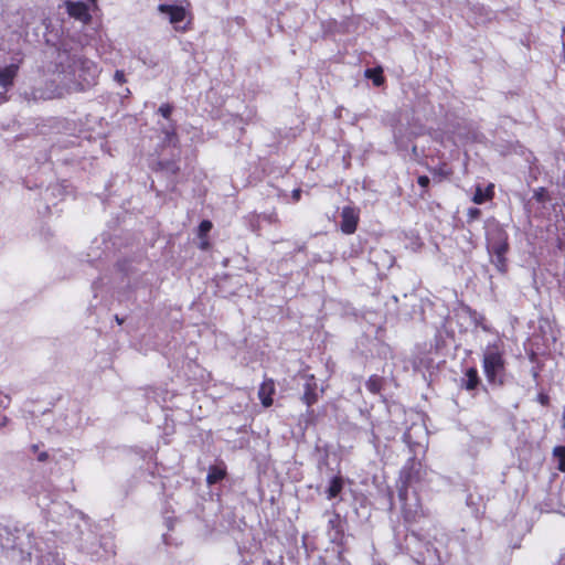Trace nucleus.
I'll list each match as a JSON object with an SVG mask.
<instances>
[{
    "mask_svg": "<svg viewBox=\"0 0 565 565\" xmlns=\"http://www.w3.org/2000/svg\"><path fill=\"white\" fill-rule=\"evenodd\" d=\"M60 83L50 82L45 87H34L31 92L33 100H50L62 98L74 92H83L93 85L99 74L95 62L71 54L67 50L55 52V68Z\"/></svg>",
    "mask_w": 565,
    "mask_h": 565,
    "instance_id": "1",
    "label": "nucleus"
},
{
    "mask_svg": "<svg viewBox=\"0 0 565 565\" xmlns=\"http://www.w3.org/2000/svg\"><path fill=\"white\" fill-rule=\"evenodd\" d=\"M0 548L14 565H51L33 535L20 532L14 534L2 524H0Z\"/></svg>",
    "mask_w": 565,
    "mask_h": 565,
    "instance_id": "2",
    "label": "nucleus"
},
{
    "mask_svg": "<svg viewBox=\"0 0 565 565\" xmlns=\"http://www.w3.org/2000/svg\"><path fill=\"white\" fill-rule=\"evenodd\" d=\"M504 344L501 339L488 343L482 350V369L492 385H503L505 375Z\"/></svg>",
    "mask_w": 565,
    "mask_h": 565,
    "instance_id": "3",
    "label": "nucleus"
},
{
    "mask_svg": "<svg viewBox=\"0 0 565 565\" xmlns=\"http://www.w3.org/2000/svg\"><path fill=\"white\" fill-rule=\"evenodd\" d=\"M18 71L19 64L15 63L0 67V87L2 88V92H0V104L7 100L6 92L13 85Z\"/></svg>",
    "mask_w": 565,
    "mask_h": 565,
    "instance_id": "4",
    "label": "nucleus"
},
{
    "mask_svg": "<svg viewBox=\"0 0 565 565\" xmlns=\"http://www.w3.org/2000/svg\"><path fill=\"white\" fill-rule=\"evenodd\" d=\"M158 10L169 19V22L173 24L177 30H184V26L179 25L185 19L186 14L183 7L160 4Z\"/></svg>",
    "mask_w": 565,
    "mask_h": 565,
    "instance_id": "5",
    "label": "nucleus"
},
{
    "mask_svg": "<svg viewBox=\"0 0 565 565\" xmlns=\"http://www.w3.org/2000/svg\"><path fill=\"white\" fill-rule=\"evenodd\" d=\"M509 249L508 235L502 230H497L495 236L488 238V252L490 255H505Z\"/></svg>",
    "mask_w": 565,
    "mask_h": 565,
    "instance_id": "6",
    "label": "nucleus"
},
{
    "mask_svg": "<svg viewBox=\"0 0 565 565\" xmlns=\"http://www.w3.org/2000/svg\"><path fill=\"white\" fill-rule=\"evenodd\" d=\"M358 222H359V214L353 207L345 206L342 209L341 231L344 234H353L356 231Z\"/></svg>",
    "mask_w": 565,
    "mask_h": 565,
    "instance_id": "7",
    "label": "nucleus"
},
{
    "mask_svg": "<svg viewBox=\"0 0 565 565\" xmlns=\"http://www.w3.org/2000/svg\"><path fill=\"white\" fill-rule=\"evenodd\" d=\"M328 535L332 543H342L343 539V529L341 525V518L339 514L334 513L332 518L328 522Z\"/></svg>",
    "mask_w": 565,
    "mask_h": 565,
    "instance_id": "8",
    "label": "nucleus"
},
{
    "mask_svg": "<svg viewBox=\"0 0 565 565\" xmlns=\"http://www.w3.org/2000/svg\"><path fill=\"white\" fill-rule=\"evenodd\" d=\"M66 8H67V12L71 17L86 23L90 20V15L88 13V8L87 6L82 2V1H77V2H67L66 3Z\"/></svg>",
    "mask_w": 565,
    "mask_h": 565,
    "instance_id": "9",
    "label": "nucleus"
},
{
    "mask_svg": "<svg viewBox=\"0 0 565 565\" xmlns=\"http://www.w3.org/2000/svg\"><path fill=\"white\" fill-rule=\"evenodd\" d=\"M318 385L315 381L313 375H310L305 384V392L301 397L302 402L310 407L318 401V394H317Z\"/></svg>",
    "mask_w": 565,
    "mask_h": 565,
    "instance_id": "10",
    "label": "nucleus"
},
{
    "mask_svg": "<svg viewBox=\"0 0 565 565\" xmlns=\"http://www.w3.org/2000/svg\"><path fill=\"white\" fill-rule=\"evenodd\" d=\"M275 392V385L271 380L264 382L258 391V397L265 407H269L273 404L271 395Z\"/></svg>",
    "mask_w": 565,
    "mask_h": 565,
    "instance_id": "11",
    "label": "nucleus"
},
{
    "mask_svg": "<svg viewBox=\"0 0 565 565\" xmlns=\"http://www.w3.org/2000/svg\"><path fill=\"white\" fill-rule=\"evenodd\" d=\"M480 384V377L476 367H470L466 371L465 377L461 380V386L467 391L477 388Z\"/></svg>",
    "mask_w": 565,
    "mask_h": 565,
    "instance_id": "12",
    "label": "nucleus"
},
{
    "mask_svg": "<svg viewBox=\"0 0 565 565\" xmlns=\"http://www.w3.org/2000/svg\"><path fill=\"white\" fill-rule=\"evenodd\" d=\"M225 477V470L217 466H212L209 469V473L206 476V482L209 484H214L221 481Z\"/></svg>",
    "mask_w": 565,
    "mask_h": 565,
    "instance_id": "13",
    "label": "nucleus"
},
{
    "mask_svg": "<svg viewBox=\"0 0 565 565\" xmlns=\"http://www.w3.org/2000/svg\"><path fill=\"white\" fill-rule=\"evenodd\" d=\"M492 194H493L492 185L489 186L486 191H483L481 186H477L476 192L472 198V201L476 204H482L487 200L491 199Z\"/></svg>",
    "mask_w": 565,
    "mask_h": 565,
    "instance_id": "14",
    "label": "nucleus"
},
{
    "mask_svg": "<svg viewBox=\"0 0 565 565\" xmlns=\"http://www.w3.org/2000/svg\"><path fill=\"white\" fill-rule=\"evenodd\" d=\"M342 488H343L342 479L340 477L332 478V480L329 484V488L327 490L328 499L335 498L342 491Z\"/></svg>",
    "mask_w": 565,
    "mask_h": 565,
    "instance_id": "15",
    "label": "nucleus"
},
{
    "mask_svg": "<svg viewBox=\"0 0 565 565\" xmlns=\"http://www.w3.org/2000/svg\"><path fill=\"white\" fill-rule=\"evenodd\" d=\"M162 132L164 134V142L175 145L178 138L173 124H170L167 127H162Z\"/></svg>",
    "mask_w": 565,
    "mask_h": 565,
    "instance_id": "16",
    "label": "nucleus"
},
{
    "mask_svg": "<svg viewBox=\"0 0 565 565\" xmlns=\"http://www.w3.org/2000/svg\"><path fill=\"white\" fill-rule=\"evenodd\" d=\"M365 76L372 78L375 86H381L384 82L382 70H366Z\"/></svg>",
    "mask_w": 565,
    "mask_h": 565,
    "instance_id": "17",
    "label": "nucleus"
},
{
    "mask_svg": "<svg viewBox=\"0 0 565 565\" xmlns=\"http://www.w3.org/2000/svg\"><path fill=\"white\" fill-rule=\"evenodd\" d=\"M491 262L497 267V269L499 271L505 273V270H507L505 255H491Z\"/></svg>",
    "mask_w": 565,
    "mask_h": 565,
    "instance_id": "18",
    "label": "nucleus"
},
{
    "mask_svg": "<svg viewBox=\"0 0 565 565\" xmlns=\"http://www.w3.org/2000/svg\"><path fill=\"white\" fill-rule=\"evenodd\" d=\"M553 455L559 460L558 469L565 471V447L557 446L553 450Z\"/></svg>",
    "mask_w": 565,
    "mask_h": 565,
    "instance_id": "19",
    "label": "nucleus"
},
{
    "mask_svg": "<svg viewBox=\"0 0 565 565\" xmlns=\"http://www.w3.org/2000/svg\"><path fill=\"white\" fill-rule=\"evenodd\" d=\"M366 387L372 393H377L381 390V379L379 376H371L366 382Z\"/></svg>",
    "mask_w": 565,
    "mask_h": 565,
    "instance_id": "20",
    "label": "nucleus"
},
{
    "mask_svg": "<svg viewBox=\"0 0 565 565\" xmlns=\"http://www.w3.org/2000/svg\"><path fill=\"white\" fill-rule=\"evenodd\" d=\"M481 215V211L477 207H470L467 212L468 223H471L478 220Z\"/></svg>",
    "mask_w": 565,
    "mask_h": 565,
    "instance_id": "21",
    "label": "nucleus"
},
{
    "mask_svg": "<svg viewBox=\"0 0 565 565\" xmlns=\"http://www.w3.org/2000/svg\"><path fill=\"white\" fill-rule=\"evenodd\" d=\"M172 106L170 104H162L159 109H158V113L164 117L166 119H169L170 118V115L172 113Z\"/></svg>",
    "mask_w": 565,
    "mask_h": 565,
    "instance_id": "22",
    "label": "nucleus"
},
{
    "mask_svg": "<svg viewBox=\"0 0 565 565\" xmlns=\"http://www.w3.org/2000/svg\"><path fill=\"white\" fill-rule=\"evenodd\" d=\"M417 182L422 188L427 189L430 180L427 175H420V177H418Z\"/></svg>",
    "mask_w": 565,
    "mask_h": 565,
    "instance_id": "23",
    "label": "nucleus"
},
{
    "mask_svg": "<svg viewBox=\"0 0 565 565\" xmlns=\"http://www.w3.org/2000/svg\"><path fill=\"white\" fill-rule=\"evenodd\" d=\"M211 228H212V223H211L210 221H203V222L200 224V232H201V233H206V232H209Z\"/></svg>",
    "mask_w": 565,
    "mask_h": 565,
    "instance_id": "24",
    "label": "nucleus"
},
{
    "mask_svg": "<svg viewBox=\"0 0 565 565\" xmlns=\"http://www.w3.org/2000/svg\"><path fill=\"white\" fill-rule=\"evenodd\" d=\"M115 81H117L118 83H122L125 82V74L122 71H116L115 72V76H114Z\"/></svg>",
    "mask_w": 565,
    "mask_h": 565,
    "instance_id": "25",
    "label": "nucleus"
},
{
    "mask_svg": "<svg viewBox=\"0 0 565 565\" xmlns=\"http://www.w3.org/2000/svg\"><path fill=\"white\" fill-rule=\"evenodd\" d=\"M47 458H49V455H47V452H45V451H42V452H40V454L38 455V460H39V461H41V462L46 461V460H47Z\"/></svg>",
    "mask_w": 565,
    "mask_h": 565,
    "instance_id": "26",
    "label": "nucleus"
},
{
    "mask_svg": "<svg viewBox=\"0 0 565 565\" xmlns=\"http://www.w3.org/2000/svg\"><path fill=\"white\" fill-rule=\"evenodd\" d=\"M300 195H301V190L296 189V190L292 191V199L295 201H298L300 199Z\"/></svg>",
    "mask_w": 565,
    "mask_h": 565,
    "instance_id": "27",
    "label": "nucleus"
},
{
    "mask_svg": "<svg viewBox=\"0 0 565 565\" xmlns=\"http://www.w3.org/2000/svg\"><path fill=\"white\" fill-rule=\"evenodd\" d=\"M9 419L8 417L3 416L0 418V427L6 426L8 424Z\"/></svg>",
    "mask_w": 565,
    "mask_h": 565,
    "instance_id": "28",
    "label": "nucleus"
},
{
    "mask_svg": "<svg viewBox=\"0 0 565 565\" xmlns=\"http://www.w3.org/2000/svg\"><path fill=\"white\" fill-rule=\"evenodd\" d=\"M115 318H116V321L118 322V324H122L124 319H120L118 316H116Z\"/></svg>",
    "mask_w": 565,
    "mask_h": 565,
    "instance_id": "29",
    "label": "nucleus"
},
{
    "mask_svg": "<svg viewBox=\"0 0 565 565\" xmlns=\"http://www.w3.org/2000/svg\"><path fill=\"white\" fill-rule=\"evenodd\" d=\"M562 419H563V428H565V407H564V411H563Z\"/></svg>",
    "mask_w": 565,
    "mask_h": 565,
    "instance_id": "30",
    "label": "nucleus"
},
{
    "mask_svg": "<svg viewBox=\"0 0 565 565\" xmlns=\"http://www.w3.org/2000/svg\"><path fill=\"white\" fill-rule=\"evenodd\" d=\"M38 449H39V446H38V445H33V446H32V450H33L34 452H36V451H38Z\"/></svg>",
    "mask_w": 565,
    "mask_h": 565,
    "instance_id": "31",
    "label": "nucleus"
},
{
    "mask_svg": "<svg viewBox=\"0 0 565 565\" xmlns=\"http://www.w3.org/2000/svg\"><path fill=\"white\" fill-rule=\"evenodd\" d=\"M542 193H536V199L541 200Z\"/></svg>",
    "mask_w": 565,
    "mask_h": 565,
    "instance_id": "32",
    "label": "nucleus"
},
{
    "mask_svg": "<svg viewBox=\"0 0 565 565\" xmlns=\"http://www.w3.org/2000/svg\"><path fill=\"white\" fill-rule=\"evenodd\" d=\"M563 33L565 34V28L563 29Z\"/></svg>",
    "mask_w": 565,
    "mask_h": 565,
    "instance_id": "33",
    "label": "nucleus"
},
{
    "mask_svg": "<svg viewBox=\"0 0 565 565\" xmlns=\"http://www.w3.org/2000/svg\"><path fill=\"white\" fill-rule=\"evenodd\" d=\"M93 3L96 1V0H90Z\"/></svg>",
    "mask_w": 565,
    "mask_h": 565,
    "instance_id": "34",
    "label": "nucleus"
}]
</instances>
